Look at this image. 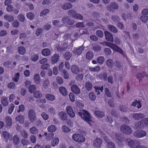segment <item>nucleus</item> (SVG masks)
<instances>
[{
	"label": "nucleus",
	"instance_id": "1",
	"mask_svg": "<svg viewBox=\"0 0 148 148\" xmlns=\"http://www.w3.org/2000/svg\"><path fill=\"white\" fill-rule=\"evenodd\" d=\"M78 113L83 120L91 125L92 123V121L91 119V116L88 111L85 110L84 111L83 113L81 112H78Z\"/></svg>",
	"mask_w": 148,
	"mask_h": 148
},
{
	"label": "nucleus",
	"instance_id": "2",
	"mask_svg": "<svg viewBox=\"0 0 148 148\" xmlns=\"http://www.w3.org/2000/svg\"><path fill=\"white\" fill-rule=\"evenodd\" d=\"M128 145L129 147L132 148H148L144 146H140L139 141L134 140L129 141L128 142Z\"/></svg>",
	"mask_w": 148,
	"mask_h": 148
},
{
	"label": "nucleus",
	"instance_id": "3",
	"mask_svg": "<svg viewBox=\"0 0 148 148\" xmlns=\"http://www.w3.org/2000/svg\"><path fill=\"white\" fill-rule=\"evenodd\" d=\"M120 129L122 133L126 135H130L133 132L131 128L129 126L127 125H122L121 126Z\"/></svg>",
	"mask_w": 148,
	"mask_h": 148
},
{
	"label": "nucleus",
	"instance_id": "4",
	"mask_svg": "<svg viewBox=\"0 0 148 148\" xmlns=\"http://www.w3.org/2000/svg\"><path fill=\"white\" fill-rule=\"evenodd\" d=\"M68 13L69 15H71L74 18L76 19L82 20L83 17L81 14L77 13L76 12L73 10H70L68 11Z\"/></svg>",
	"mask_w": 148,
	"mask_h": 148
},
{
	"label": "nucleus",
	"instance_id": "5",
	"mask_svg": "<svg viewBox=\"0 0 148 148\" xmlns=\"http://www.w3.org/2000/svg\"><path fill=\"white\" fill-rule=\"evenodd\" d=\"M148 126V118L144 119V120L140 121L136 123L135 128L136 129L143 128L144 125Z\"/></svg>",
	"mask_w": 148,
	"mask_h": 148
},
{
	"label": "nucleus",
	"instance_id": "6",
	"mask_svg": "<svg viewBox=\"0 0 148 148\" xmlns=\"http://www.w3.org/2000/svg\"><path fill=\"white\" fill-rule=\"evenodd\" d=\"M146 132L142 130H139L134 132L133 135L134 136L137 138H141L146 135Z\"/></svg>",
	"mask_w": 148,
	"mask_h": 148
},
{
	"label": "nucleus",
	"instance_id": "7",
	"mask_svg": "<svg viewBox=\"0 0 148 148\" xmlns=\"http://www.w3.org/2000/svg\"><path fill=\"white\" fill-rule=\"evenodd\" d=\"M72 138L75 141L78 142H84L85 140V137L79 134H74L72 136Z\"/></svg>",
	"mask_w": 148,
	"mask_h": 148
},
{
	"label": "nucleus",
	"instance_id": "8",
	"mask_svg": "<svg viewBox=\"0 0 148 148\" xmlns=\"http://www.w3.org/2000/svg\"><path fill=\"white\" fill-rule=\"evenodd\" d=\"M118 8V4L115 2H111L107 6V10L110 12H114V10L117 9Z\"/></svg>",
	"mask_w": 148,
	"mask_h": 148
},
{
	"label": "nucleus",
	"instance_id": "9",
	"mask_svg": "<svg viewBox=\"0 0 148 148\" xmlns=\"http://www.w3.org/2000/svg\"><path fill=\"white\" fill-rule=\"evenodd\" d=\"M28 117L30 121L34 122L36 119V114L34 111L32 109H30L29 111Z\"/></svg>",
	"mask_w": 148,
	"mask_h": 148
},
{
	"label": "nucleus",
	"instance_id": "10",
	"mask_svg": "<svg viewBox=\"0 0 148 148\" xmlns=\"http://www.w3.org/2000/svg\"><path fill=\"white\" fill-rule=\"evenodd\" d=\"M115 136L116 139L118 140L117 143L118 145L120 146L123 145L122 141H124V138L123 137V135L121 134L116 133L115 134Z\"/></svg>",
	"mask_w": 148,
	"mask_h": 148
},
{
	"label": "nucleus",
	"instance_id": "11",
	"mask_svg": "<svg viewBox=\"0 0 148 148\" xmlns=\"http://www.w3.org/2000/svg\"><path fill=\"white\" fill-rule=\"evenodd\" d=\"M111 48L113 50L119 53L123 56L125 55V53L124 52L123 50L115 44H113Z\"/></svg>",
	"mask_w": 148,
	"mask_h": 148
},
{
	"label": "nucleus",
	"instance_id": "12",
	"mask_svg": "<svg viewBox=\"0 0 148 148\" xmlns=\"http://www.w3.org/2000/svg\"><path fill=\"white\" fill-rule=\"evenodd\" d=\"M66 109L67 112L71 117L73 118L75 116V113L71 107L67 106Z\"/></svg>",
	"mask_w": 148,
	"mask_h": 148
},
{
	"label": "nucleus",
	"instance_id": "13",
	"mask_svg": "<svg viewBox=\"0 0 148 148\" xmlns=\"http://www.w3.org/2000/svg\"><path fill=\"white\" fill-rule=\"evenodd\" d=\"M102 142V140L99 138H97L93 141V145L95 147L97 148H100Z\"/></svg>",
	"mask_w": 148,
	"mask_h": 148
},
{
	"label": "nucleus",
	"instance_id": "14",
	"mask_svg": "<svg viewBox=\"0 0 148 148\" xmlns=\"http://www.w3.org/2000/svg\"><path fill=\"white\" fill-rule=\"evenodd\" d=\"M105 37L107 41L113 42L114 39L112 35L109 32L106 31L104 32Z\"/></svg>",
	"mask_w": 148,
	"mask_h": 148
},
{
	"label": "nucleus",
	"instance_id": "15",
	"mask_svg": "<svg viewBox=\"0 0 148 148\" xmlns=\"http://www.w3.org/2000/svg\"><path fill=\"white\" fill-rule=\"evenodd\" d=\"M59 56L58 54L55 53L51 57V62L52 64H55L57 63L59 60Z\"/></svg>",
	"mask_w": 148,
	"mask_h": 148
},
{
	"label": "nucleus",
	"instance_id": "16",
	"mask_svg": "<svg viewBox=\"0 0 148 148\" xmlns=\"http://www.w3.org/2000/svg\"><path fill=\"white\" fill-rule=\"evenodd\" d=\"M96 77L97 79H103V80L106 81L107 79V73L106 72H103V74L97 75H96Z\"/></svg>",
	"mask_w": 148,
	"mask_h": 148
},
{
	"label": "nucleus",
	"instance_id": "17",
	"mask_svg": "<svg viewBox=\"0 0 148 148\" xmlns=\"http://www.w3.org/2000/svg\"><path fill=\"white\" fill-rule=\"evenodd\" d=\"M144 117V114L139 113H135L133 115V119L136 120H140L143 118Z\"/></svg>",
	"mask_w": 148,
	"mask_h": 148
},
{
	"label": "nucleus",
	"instance_id": "18",
	"mask_svg": "<svg viewBox=\"0 0 148 148\" xmlns=\"http://www.w3.org/2000/svg\"><path fill=\"white\" fill-rule=\"evenodd\" d=\"M71 89L72 92L76 94H78L80 93V89L76 85L73 84L72 86Z\"/></svg>",
	"mask_w": 148,
	"mask_h": 148
},
{
	"label": "nucleus",
	"instance_id": "19",
	"mask_svg": "<svg viewBox=\"0 0 148 148\" xmlns=\"http://www.w3.org/2000/svg\"><path fill=\"white\" fill-rule=\"evenodd\" d=\"M42 55L45 56H50L51 54V52L49 49L48 48H45L43 49L42 51Z\"/></svg>",
	"mask_w": 148,
	"mask_h": 148
},
{
	"label": "nucleus",
	"instance_id": "20",
	"mask_svg": "<svg viewBox=\"0 0 148 148\" xmlns=\"http://www.w3.org/2000/svg\"><path fill=\"white\" fill-rule=\"evenodd\" d=\"M84 47L82 46L78 48L74 49L73 51L74 53L77 55H79L84 50Z\"/></svg>",
	"mask_w": 148,
	"mask_h": 148
},
{
	"label": "nucleus",
	"instance_id": "21",
	"mask_svg": "<svg viewBox=\"0 0 148 148\" xmlns=\"http://www.w3.org/2000/svg\"><path fill=\"white\" fill-rule=\"evenodd\" d=\"M114 63L113 60L111 59H107L106 61V65L110 69L113 68Z\"/></svg>",
	"mask_w": 148,
	"mask_h": 148
},
{
	"label": "nucleus",
	"instance_id": "22",
	"mask_svg": "<svg viewBox=\"0 0 148 148\" xmlns=\"http://www.w3.org/2000/svg\"><path fill=\"white\" fill-rule=\"evenodd\" d=\"M58 114L62 120H66L67 119V114L65 112L61 111L59 112Z\"/></svg>",
	"mask_w": 148,
	"mask_h": 148
},
{
	"label": "nucleus",
	"instance_id": "23",
	"mask_svg": "<svg viewBox=\"0 0 148 148\" xmlns=\"http://www.w3.org/2000/svg\"><path fill=\"white\" fill-rule=\"evenodd\" d=\"M34 79L35 83L37 84H40V75L36 74L35 75Z\"/></svg>",
	"mask_w": 148,
	"mask_h": 148
},
{
	"label": "nucleus",
	"instance_id": "24",
	"mask_svg": "<svg viewBox=\"0 0 148 148\" xmlns=\"http://www.w3.org/2000/svg\"><path fill=\"white\" fill-rule=\"evenodd\" d=\"M146 75V73L145 72H143L137 73L135 76L139 80L140 82Z\"/></svg>",
	"mask_w": 148,
	"mask_h": 148
},
{
	"label": "nucleus",
	"instance_id": "25",
	"mask_svg": "<svg viewBox=\"0 0 148 148\" xmlns=\"http://www.w3.org/2000/svg\"><path fill=\"white\" fill-rule=\"evenodd\" d=\"M72 7V5L71 3H65L62 6V8L65 10L71 9Z\"/></svg>",
	"mask_w": 148,
	"mask_h": 148
},
{
	"label": "nucleus",
	"instance_id": "26",
	"mask_svg": "<svg viewBox=\"0 0 148 148\" xmlns=\"http://www.w3.org/2000/svg\"><path fill=\"white\" fill-rule=\"evenodd\" d=\"M1 103L3 106H7L9 103L8 98L5 97H3L1 98Z\"/></svg>",
	"mask_w": 148,
	"mask_h": 148
},
{
	"label": "nucleus",
	"instance_id": "27",
	"mask_svg": "<svg viewBox=\"0 0 148 148\" xmlns=\"http://www.w3.org/2000/svg\"><path fill=\"white\" fill-rule=\"evenodd\" d=\"M71 69L72 72L74 74H77L79 73L78 68L75 65H73L71 66Z\"/></svg>",
	"mask_w": 148,
	"mask_h": 148
},
{
	"label": "nucleus",
	"instance_id": "28",
	"mask_svg": "<svg viewBox=\"0 0 148 148\" xmlns=\"http://www.w3.org/2000/svg\"><path fill=\"white\" fill-rule=\"evenodd\" d=\"M107 28L110 31L114 33H116L118 32L116 28L113 25H108Z\"/></svg>",
	"mask_w": 148,
	"mask_h": 148
},
{
	"label": "nucleus",
	"instance_id": "29",
	"mask_svg": "<svg viewBox=\"0 0 148 148\" xmlns=\"http://www.w3.org/2000/svg\"><path fill=\"white\" fill-rule=\"evenodd\" d=\"M59 91L60 93L63 95L66 96L68 94L67 91L65 88L64 87H60L59 88Z\"/></svg>",
	"mask_w": 148,
	"mask_h": 148
},
{
	"label": "nucleus",
	"instance_id": "30",
	"mask_svg": "<svg viewBox=\"0 0 148 148\" xmlns=\"http://www.w3.org/2000/svg\"><path fill=\"white\" fill-rule=\"evenodd\" d=\"M45 97L48 100L51 101H53L55 99V96L49 93L46 94Z\"/></svg>",
	"mask_w": 148,
	"mask_h": 148
},
{
	"label": "nucleus",
	"instance_id": "31",
	"mask_svg": "<svg viewBox=\"0 0 148 148\" xmlns=\"http://www.w3.org/2000/svg\"><path fill=\"white\" fill-rule=\"evenodd\" d=\"M131 106H136L137 108L138 109L140 108L142 106V105L140 101H138L136 100L132 103L131 104Z\"/></svg>",
	"mask_w": 148,
	"mask_h": 148
},
{
	"label": "nucleus",
	"instance_id": "32",
	"mask_svg": "<svg viewBox=\"0 0 148 148\" xmlns=\"http://www.w3.org/2000/svg\"><path fill=\"white\" fill-rule=\"evenodd\" d=\"M94 114L98 118H102L104 116V114L100 111H95Z\"/></svg>",
	"mask_w": 148,
	"mask_h": 148
},
{
	"label": "nucleus",
	"instance_id": "33",
	"mask_svg": "<svg viewBox=\"0 0 148 148\" xmlns=\"http://www.w3.org/2000/svg\"><path fill=\"white\" fill-rule=\"evenodd\" d=\"M6 125L8 126H11L12 125V120L11 118L9 116H6L5 118Z\"/></svg>",
	"mask_w": 148,
	"mask_h": 148
},
{
	"label": "nucleus",
	"instance_id": "34",
	"mask_svg": "<svg viewBox=\"0 0 148 148\" xmlns=\"http://www.w3.org/2000/svg\"><path fill=\"white\" fill-rule=\"evenodd\" d=\"M18 132H20L21 135L24 138H27L28 136V134L26 132V130H19V129H18Z\"/></svg>",
	"mask_w": 148,
	"mask_h": 148
},
{
	"label": "nucleus",
	"instance_id": "35",
	"mask_svg": "<svg viewBox=\"0 0 148 148\" xmlns=\"http://www.w3.org/2000/svg\"><path fill=\"white\" fill-rule=\"evenodd\" d=\"M114 65L117 69H121L122 68L121 64L119 60H115Z\"/></svg>",
	"mask_w": 148,
	"mask_h": 148
},
{
	"label": "nucleus",
	"instance_id": "36",
	"mask_svg": "<svg viewBox=\"0 0 148 148\" xmlns=\"http://www.w3.org/2000/svg\"><path fill=\"white\" fill-rule=\"evenodd\" d=\"M56 127L54 125H49L47 128V130L49 132H55L56 130Z\"/></svg>",
	"mask_w": 148,
	"mask_h": 148
},
{
	"label": "nucleus",
	"instance_id": "37",
	"mask_svg": "<svg viewBox=\"0 0 148 148\" xmlns=\"http://www.w3.org/2000/svg\"><path fill=\"white\" fill-rule=\"evenodd\" d=\"M16 120L17 121L19 122L20 123H23L24 122V117L21 115H18L16 118Z\"/></svg>",
	"mask_w": 148,
	"mask_h": 148
},
{
	"label": "nucleus",
	"instance_id": "38",
	"mask_svg": "<svg viewBox=\"0 0 148 148\" xmlns=\"http://www.w3.org/2000/svg\"><path fill=\"white\" fill-rule=\"evenodd\" d=\"M59 139L58 137H55L51 141V145L53 147L56 146L58 143Z\"/></svg>",
	"mask_w": 148,
	"mask_h": 148
},
{
	"label": "nucleus",
	"instance_id": "39",
	"mask_svg": "<svg viewBox=\"0 0 148 148\" xmlns=\"http://www.w3.org/2000/svg\"><path fill=\"white\" fill-rule=\"evenodd\" d=\"M107 137L104 138V140L108 143V148H116L115 145L112 142H108L106 140Z\"/></svg>",
	"mask_w": 148,
	"mask_h": 148
},
{
	"label": "nucleus",
	"instance_id": "40",
	"mask_svg": "<svg viewBox=\"0 0 148 148\" xmlns=\"http://www.w3.org/2000/svg\"><path fill=\"white\" fill-rule=\"evenodd\" d=\"M94 54L92 51H88L86 55V58L88 60H90L92 58Z\"/></svg>",
	"mask_w": 148,
	"mask_h": 148
},
{
	"label": "nucleus",
	"instance_id": "41",
	"mask_svg": "<svg viewBox=\"0 0 148 148\" xmlns=\"http://www.w3.org/2000/svg\"><path fill=\"white\" fill-rule=\"evenodd\" d=\"M105 60V58L103 56L98 57L97 59V62L100 65L103 64Z\"/></svg>",
	"mask_w": 148,
	"mask_h": 148
},
{
	"label": "nucleus",
	"instance_id": "42",
	"mask_svg": "<svg viewBox=\"0 0 148 148\" xmlns=\"http://www.w3.org/2000/svg\"><path fill=\"white\" fill-rule=\"evenodd\" d=\"M62 74L65 79H67L69 78V74L66 70H63L62 71Z\"/></svg>",
	"mask_w": 148,
	"mask_h": 148
},
{
	"label": "nucleus",
	"instance_id": "43",
	"mask_svg": "<svg viewBox=\"0 0 148 148\" xmlns=\"http://www.w3.org/2000/svg\"><path fill=\"white\" fill-rule=\"evenodd\" d=\"M18 52L19 54L21 55L24 54L25 52V48L23 46L19 47L18 48Z\"/></svg>",
	"mask_w": 148,
	"mask_h": 148
},
{
	"label": "nucleus",
	"instance_id": "44",
	"mask_svg": "<svg viewBox=\"0 0 148 148\" xmlns=\"http://www.w3.org/2000/svg\"><path fill=\"white\" fill-rule=\"evenodd\" d=\"M34 97L36 98H40L42 96L41 93L39 91H35L34 93Z\"/></svg>",
	"mask_w": 148,
	"mask_h": 148
},
{
	"label": "nucleus",
	"instance_id": "45",
	"mask_svg": "<svg viewBox=\"0 0 148 148\" xmlns=\"http://www.w3.org/2000/svg\"><path fill=\"white\" fill-rule=\"evenodd\" d=\"M13 141L15 145H18L19 144V138L16 135H14L13 137Z\"/></svg>",
	"mask_w": 148,
	"mask_h": 148
},
{
	"label": "nucleus",
	"instance_id": "46",
	"mask_svg": "<svg viewBox=\"0 0 148 148\" xmlns=\"http://www.w3.org/2000/svg\"><path fill=\"white\" fill-rule=\"evenodd\" d=\"M2 135L4 138L7 140L9 138V133L6 131H3L2 132Z\"/></svg>",
	"mask_w": 148,
	"mask_h": 148
},
{
	"label": "nucleus",
	"instance_id": "47",
	"mask_svg": "<svg viewBox=\"0 0 148 148\" xmlns=\"http://www.w3.org/2000/svg\"><path fill=\"white\" fill-rule=\"evenodd\" d=\"M4 17L5 19L10 22L13 21L14 19V17L12 16H9L8 15H5Z\"/></svg>",
	"mask_w": 148,
	"mask_h": 148
},
{
	"label": "nucleus",
	"instance_id": "48",
	"mask_svg": "<svg viewBox=\"0 0 148 148\" xmlns=\"http://www.w3.org/2000/svg\"><path fill=\"white\" fill-rule=\"evenodd\" d=\"M38 54H32L31 57V60L33 61H36L38 60Z\"/></svg>",
	"mask_w": 148,
	"mask_h": 148
},
{
	"label": "nucleus",
	"instance_id": "49",
	"mask_svg": "<svg viewBox=\"0 0 148 148\" xmlns=\"http://www.w3.org/2000/svg\"><path fill=\"white\" fill-rule=\"evenodd\" d=\"M28 89L30 93H32L36 89V87L34 85H31L28 87Z\"/></svg>",
	"mask_w": 148,
	"mask_h": 148
},
{
	"label": "nucleus",
	"instance_id": "50",
	"mask_svg": "<svg viewBox=\"0 0 148 148\" xmlns=\"http://www.w3.org/2000/svg\"><path fill=\"white\" fill-rule=\"evenodd\" d=\"M72 55V54L69 51L65 52L64 55V58L67 60H69Z\"/></svg>",
	"mask_w": 148,
	"mask_h": 148
},
{
	"label": "nucleus",
	"instance_id": "51",
	"mask_svg": "<svg viewBox=\"0 0 148 148\" xmlns=\"http://www.w3.org/2000/svg\"><path fill=\"white\" fill-rule=\"evenodd\" d=\"M18 18L19 21L21 22H23L25 19V16L22 13H20L18 15Z\"/></svg>",
	"mask_w": 148,
	"mask_h": 148
},
{
	"label": "nucleus",
	"instance_id": "52",
	"mask_svg": "<svg viewBox=\"0 0 148 148\" xmlns=\"http://www.w3.org/2000/svg\"><path fill=\"white\" fill-rule=\"evenodd\" d=\"M49 84V81L47 79H45L44 82L43 86L44 89H47Z\"/></svg>",
	"mask_w": 148,
	"mask_h": 148
},
{
	"label": "nucleus",
	"instance_id": "53",
	"mask_svg": "<svg viewBox=\"0 0 148 148\" xmlns=\"http://www.w3.org/2000/svg\"><path fill=\"white\" fill-rule=\"evenodd\" d=\"M30 131L32 134H36L38 132V130L34 126L30 128Z\"/></svg>",
	"mask_w": 148,
	"mask_h": 148
},
{
	"label": "nucleus",
	"instance_id": "54",
	"mask_svg": "<svg viewBox=\"0 0 148 148\" xmlns=\"http://www.w3.org/2000/svg\"><path fill=\"white\" fill-rule=\"evenodd\" d=\"M14 108V106L13 104L11 103L9 106V108L8 110V112L11 114L13 112Z\"/></svg>",
	"mask_w": 148,
	"mask_h": 148
},
{
	"label": "nucleus",
	"instance_id": "55",
	"mask_svg": "<svg viewBox=\"0 0 148 148\" xmlns=\"http://www.w3.org/2000/svg\"><path fill=\"white\" fill-rule=\"evenodd\" d=\"M92 88V85L91 83L90 82H87L86 84V88L88 90H90Z\"/></svg>",
	"mask_w": 148,
	"mask_h": 148
},
{
	"label": "nucleus",
	"instance_id": "56",
	"mask_svg": "<svg viewBox=\"0 0 148 148\" xmlns=\"http://www.w3.org/2000/svg\"><path fill=\"white\" fill-rule=\"evenodd\" d=\"M26 16L27 18L30 20H33L34 16V14L32 12L28 13Z\"/></svg>",
	"mask_w": 148,
	"mask_h": 148
},
{
	"label": "nucleus",
	"instance_id": "57",
	"mask_svg": "<svg viewBox=\"0 0 148 148\" xmlns=\"http://www.w3.org/2000/svg\"><path fill=\"white\" fill-rule=\"evenodd\" d=\"M69 18L68 16H65L62 17V22L64 24L66 25L67 22Z\"/></svg>",
	"mask_w": 148,
	"mask_h": 148
},
{
	"label": "nucleus",
	"instance_id": "58",
	"mask_svg": "<svg viewBox=\"0 0 148 148\" xmlns=\"http://www.w3.org/2000/svg\"><path fill=\"white\" fill-rule=\"evenodd\" d=\"M19 77L20 74L19 73H18L15 74L14 77H13V79L14 82H17L19 79Z\"/></svg>",
	"mask_w": 148,
	"mask_h": 148
},
{
	"label": "nucleus",
	"instance_id": "59",
	"mask_svg": "<svg viewBox=\"0 0 148 148\" xmlns=\"http://www.w3.org/2000/svg\"><path fill=\"white\" fill-rule=\"evenodd\" d=\"M49 10L48 9H45L42 11L40 13V16H42L43 15H46L48 14L49 12Z\"/></svg>",
	"mask_w": 148,
	"mask_h": 148
},
{
	"label": "nucleus",
	"instance_id": "60",
	"mask_svg": "<svg viewBox=\"0 0 148 148\" xmlns=\"http://www.w3.org/2000/svg\"><path fill=\"white\" fill-rule=\"evenodd\" d=\"M105 94L108 97H112V95L108 89L107 88H105Z\"/></svg>",
	"mask_w": 148,
	"mask_h": 148
},
{
	"label": "nucleus",
	"instance_id": "61",
	"mask_svg": "<svg viewBox=\"0 0 148 148\" xmlns=\"http://www.w3.org/2000/svg\"><path fill=\"white\" fill-rule=\"evenodd\" d=\"M62 129L63 131L64 132L68 133L70 131V129L65 125L63 126Z\"/></svg>",
	"mask_w": 148,
	"mask_h": 148
},
{
	"label": "nucleus",
	"instance_id": "62",
	"mask_svg": "<svg viewBox=\"0 0 148 148\" xmlns=\"http://www.w3.org/2000/svg\"><path fill=\"white\" fill-rule=\"evenodd\" d=\"M96 35L99 37L101 38L103 36V32L100 30H97L96 32Z\"/></svg>",
	"mask_w": 148,
	"mask_h": 148
},
{
	"label": "nucleus",
	"instance_id": "63",
	"mask_svg": "<svg viewBox=\"0 0 148 148\" xmlns=\"http://www.w3.org/2000/svg\"><path fill=\"white\" fill-rule=\"evenodd\" d=\"M89 96L90 99L92 101H94L96 99L95 96L94 95V93L92 92H90L89 93Z\"/></svg>",
	"mask_w": 148,
	"mask_h": 148
},
{
	"label": "nucleus",
	"instance_id": "64",
	"mask_svg": "<svg viewBox=\"0 0 148 148\" xmlns=\"http://www.w3.org/2000/svg\"><path fill=\"white\" fill-rule=\"evenodd\" d=\"M140 19L142 22L145 23L148 20V16H140Z\"/></svg>",
	"mask_w": 148,
	"mask_h": 148
}]
</instances>
